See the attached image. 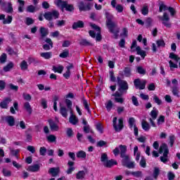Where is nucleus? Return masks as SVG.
<instances>
[{"label":"nucleus","instance_id":"20","mask_svg":"<svg viewBox=\"0 0 180 180\" xmlns=\"http://www.w3.org/2000/svg\"><path fill=\"white\" fill-rule=\"evenodd\" d=\"M23 108L29 115H32V112H33V109H32V105H30V103L29 102H25L23 105Z\"/></svg>","mask_w":180,"mask_h":180},{"label":"nucleus","instance_id":"34","mask_svg":"<svg viewBox=\"0 0 180 180\" xmlns=\"http://www.w3.org/2000/svg\"><path fill=\"white\" fill-rule=\"evenodd\" d=\"M20 67L22 71H26V70L29 68V65H27V62H26V60H22L20 64Z\"/></svg>","mask_w":180,"mask_h":180},{"label":"nucleus","instance_id":"19","mask_svg":"<svg viewBox=\"0 0 180 180\" xmlns=\"http://www.w3.org/2000/svg\"><path fill=\"white\" fill-rule=\"evenodd\" d=\"M27 170L29 171L30 172H39V171H40V165H34L29 166Z\"/></svg>","mask_w":180,"mask_h":180},{"label":"nucleus","instance_id":"41","mask_svg":"<svg viewBox=\"0 0 180 180\" xmlns=\"http://www.w3.org/2000/svg\"><path fill=\"white\" fill-rule=\"evenodd\" d=\"M84 176H85V172L84 171H79L76 174L77 179H84Z\"/></svg>","mask_w":180,"mask_h":180},{"label":"nucleus","instance_id":"26","mask_svg":"<svg viewBox=\"0 0 180 180\" xmlns=\"http://www.w3.org/2000/svg\"><path fill=\"white\" fill-rule=\"evenodd\" d=\"M68 109L64 106H60V113L63 116V117H67L68 116Z\"/></svg>","mask_w":180,"mask_h":180},{"label":"nucleus","instance_id":"62","mask_svg":"<svg viewBox=\"0 0 180 180\" xmlns=\"http://www.w3.org/2000/svg\"><path fill=\"white\" fill-rule=\"evenodd\" d=\"M112 96H115V98H121L122 96H123V91H116L112 95Z\"/></svg>","mask_w":180,"mask_h":180},{"label":"nucleus","instance_id":"56","mask_svg":"<svg viewBox=\"0 0 180 180\" xmlns=\"http://www.w3.org/2000/svg\"><path fill=\"white\" fill-rule=\"evenodd\" d=\"M169 64L171 71H174V68H178V65L176 63H174L172 60H169Z\"/></svg>","mask_w":180,"mask_h":180},{"label":"nucleus","instance_id":"43","mask_svg":"<svg viewBox=\"0 0 180 180\" xmlns=\"http://www.w3.org/2000/svg\"><path fill=\"white\" fill-rule=\"evenodd\" d=\"M142 15L146 16V15H148V6L144 5L142 9L141 10Z\"/></svg>","mask_w":180,"mask_h":180},{"label":"nucleus","instance_id":"46","mask_svg":"<svg viewBox=\"0 0 180 180\" xmlns=\"http://www.w3.org/2000/svg\"><path fill=\"white\" fill-rule=\"evenodd\" d=\"M27 12H30V13H33L36 12V7L33 5H30L27 7Z\"/></svg>","mask_w":180,"mask_h":180},{"label":"nucleus","instance_id":"38","mask_svg":"<svg viewBox=\"0 0 180 180\" xmlns=\"http://www.w3.org/2000/svg\"><path fill=\"white\" fill-rule=\"evenodd\" d=\"M82 103L84 106V108L86 109L88 113L91 114V110L89 109V104L88 103V101H86L85 98H83Z\"/></svg>","mask_w":180,"mask_h":180},{"label":"nucleus","instance_id":"28","mask_svg":"<svg viewBox=\"0 0 180 180\" xmlns=\"http://www.w3.org/2000/svg\"><path fill=\"white\" fill-rule=\"evenodd\" d=\"M52 70L55 72H58L59 74H62L63 71H64V66H63V65H58V67L53 66Z\"/></svg>","mask_w":180,"mask_h":180},{"label":"nucleus","instance_id":"45","mask_svg":"<svg viewBox=\"0 0 180 180\" xmlns=\"http://www.w3.org/2000/svg\"><path fill=\"white\" fill-rule=\"evenodd\" d=\"M8 58V56H6V53H2L0 56V63L1 64H5L6 63V59Z\"/></svg>","mask_w":180,"mask_h":180},{"label":"nucleus","instance_id":"11","mask_svg":"<svg viewBox=\"0 0 180 180\" xmlns=\"http://www.w3.org/2000/svg\"><path fill=\"white\" fill-rule=\"evenodd\" d=\"M134 84L136 89H146V84H147V82L146 80H143V82L141 83L140 79H136L134 81Z\"/></svg>","mask_w":180,"mask_h":180},{"label":"nucleus","instance_id":"7","mask_svg":"<svg viewBox=\"0 0 180 180\" xmlns=\"http://www.w3.org/2000/svg\"><path fill=\"white\" fill-rule=\"evenodd\" d=\"M117 84L120 86V88L118 89V91L120 92H121V91L124 92V91H127V89H129V84H127V82H126L125 80H122L120 77H117Z\"/></svg>","mask_w":180,"mask_h":180},{"label":"nucleus","instance_id":"39","mask_svg":"<svg viewBox=\"0 0 180 180\" xmlns=\"http://www.w3.org/2000/svg\"><path fill=\"white\" fill-rule=\"evenodd\" d=\"M77 158H85L86 153L84 150H79L76 153Z\"/></svg>","mask_w":180,"mask_h":180},{"label":"nucleus","instance_id":"63","mask_svg":"<svg viewBox=\"0 0 180 180\" xmlns=\"http://www.w3.org/2000/svg\"><path fill=\"white\" fill-rule=\"evenodd\" d=\"M167 178L169 180H174L175 179V174L172 172H169L167 173Z\"/></svg>","mask_w":180,"mask_h":180},{"label":"nucleus","instance_id":"44","mask_svg":"<svg viewBox=\"0 0 180 180\" xmlns=\"http://www.w3.org/2000/svg\"><path fill=\"white\" fill-rule=\"evenodd\" d=\"M68 56H70V51L66 49L59 55V57H60L61 58H67Z\"/></svg>","mask_w":180,"mask_h":180},{"label":"nucleus","instance_id":"15","mask_svg":"<svg viewBox=\"0 0 180 180\" xmlns=\"http://www.w3.org/2000/svg\"><path fill=\"white\" fill-rule=\"evenodd\" d=\"M49 174L51 175V176L56 177L60 174V167H51L49 170Z\"/></svg>","mask_w":180,"mask_h":180},{"label":"nucleus","instance_id":"23","mask_svg":"<svg viewBox=\"0 0 180 180\" xmlns=\"http://www.w3.org/2000/svg\"><path fill=\"white\" fill-rule=\"evenodd\" d=\"M82 27H84V22L81 20L74 22L72 25V29H74L75 30L78 28H82Z\"/></svg>","mask_w":180,"mask_h":180},{"label":"nucleus","instance_id":"57","mask_svg":"<svg viewBox=\"0 0 180 180\" xmlns=\"http://www.w3.org/2000/svg\"><path fill=\"white\" fill-rule=\"evenodd\" d=\"M8 88L9 89H11V91H15V92H18V89H19V86H15L13 84H9Z\"/></svg>","mask_w":180,"mask_h":180},{"label":"nucleus","instance_id":"59","mask_svg":"<svg viewBox=\"0 0 180 180\" xmlns=\"http://www.w3.org/2000/svg\"><path fill=\"white\" fill-rule=\"evenodd\" d=\"M22 98H24L25 101H32V96H30V94H29L23 93Z\"/></svg>","mask_w":180,"mask_h":180},{"label":"nucleus","instance_id":"60","mask_svg":"<svg viewBox=\"0 0 180 180\" xmlns=\"http://www.w3.org/2000/svg\"><path fill=\"white\" fill-rule=\"evenodd\" d=\"M46 153H47V148H46V147L43 146L41 147L39 149V154L40 155H46Z\"/></svg>","mask_w":180,"mask_h":180},{"label":"nucleus","instance_id":"53","mask_svg":"<svg viewBox=\"0 0 180 180\" xmlns=\"http://www.w3.org/2000/svg\"><path fill=\"white\" fill-rule=\"evenodd\" d=\"M47 140L49 143H54L57 140V138L54 135H49L47 136Z\"/></svg>","mask_w":180,"mask_h":180},{"label":"nucleus","instance_id":"49","mask_svg":"<svg viewBox=\"0 0 180 180\" xmlns=\"http://www.w3.org/2000/svg\"><path fill=\"white\" fill-rule=\"evenodd\" d=\"M165 122V116L160 115L159 118L158 119V124L160 126V124H162V123Z\"/></svg>","mask_w":180,"mask_h":180},{"label":"nucleus","instance_id":"22","mask_svg":"<svg viewBox=\"0 0 180 180\" xmlns=\"http://www.w3.org/2000/svg\"><path fill=\"white\" fill-rule=\"evenodd\" d=\"M63 9H65V11H68V12H72V11H74V5L69 4L68 1H66V4L65 3L63 4Z\"/></svg>","mask_w":180,"mask_h":180},{"label":"nucleus","instance_id":"51","mask_svg":"<svg viewBox=\"0 0 180 180\" xmlns=\"http://www.w3.org/2000/svg\"><path fill=\"white\" fill-rule=\"evenodd\" d=\"M33 23H34V20H33L31 18H25V24L27 26H30V25H33Z\"/></svg>","mask_w":180,"mask_h":180},{"label":"nucleus","instance_id":"17","mask_svg":"<svg viewBox=\"0 0 180 180\" xmlns=\"http://www.w3.org/2000/svg\"><path fill=\"white\" fill-rule=\"evenodd\" d=\"M39 32L41 34L40 40H43L46 36L49 34V30L44 27H41L39 29Z\"/></svg>","mask_w":180,"mask_h":180},{"label":"nucleus","instance_id":"61","mask_svg":"<svg viewBox=\"0 0 180 180\" xmlns=\"http://www.w3.org/2000/svg\"><path fill=\"white\" fill-rule=\"evenodd\" d=\"M2 172L4 176H11L12 175V172L6 169H3Z\"/></svg>","mask_w":180,"mask_h":180},{"label":"nucleus","instance_id":"6","mask_svg":"<svg viewBox=\"0 0 180 180\" xmlns=\"http://www.w3.org/2000/svg\"><path fill=\"white\" fill-rule=\"evenodd\" d=\"M117 122V117H115L112 120V124L115 131H120L123 129V118L118 120V125L116 124Z\"/></svg>","mask_w":180,"mask_h":180},{"label":"nucleus","instance_id":"2","mask_svg":"<svg viewBox=\"0 0 180 180\" xmlns=\"http://www.w3.org/2000/svg\"><path fill=\"white\" fill-rule=\"evenodd\" d=\"M112 153L115 157H117L120 154L121 158H130V155H127V146L124 145H120L119 147L115 148L112 150Z\"/></svg>","mask_w":180,"mask_h":180},{"label":"nucleus","instance_id":"5","mask_svg":"<svg viewBox=\"0 0 180 180\" xmlns=\"http://www.w3.org/2000/svg\"><path fill=\"white\" fill-rule=\"evenodd\" d=\"M159 153L163 154V156H160V158H168V154H169V149L167 143H162L159 147Z\"/></svg>","mask_w":180,"mask_h":180},{"label":"nucleus","instance_id":"10","mask_svg":"<svg viewBox=\"0 0 180 180\" xmlns=\"http://www.w3.org/2000/svg\"><path fill=\"white\" fill-rule=\"evenodd\" d=\"M122 164L123 167H126L127 168L129 169H133L136 167L134 162H131L129 158L122 159Z\"/></svg>","mask_w":180,"mask_h":180},{"label":"nucleus","instance_id":"24","mask_svg":"<svg viewBox=\"0 0 180 180\" xmlns=\"http://www.w3.org/2000/svg\"><path fill=\"white\" fill-rule=\"evenodd\" d=\"M75 165V162L69 161L68 162V165L70 167V168L67 170V174H70L72 173V171L75 169V167H73Z\"/></svg>","mask_w":180,"mask_h":180},{"label":"nucleus","instance_id":"31","mask_svg":"<svg viewBox=\"0 0 180 180\" xmlns=\"http://www.w3.org/2000/svg\"><path fill=\"white\" fill-rule=\"evenodd\" d=\"M65 104L68 110H70V113H72V101H71L70 99H66Z\"/></svg>","mask_w":180,"mask_h":180},{"label":"nucleus","instance_id":"64","mask_svg":"<svg viewBox=\"0 0 180 180\" xmlns=\"http://www.w3.org/2000/svg\"><path fill=\"white\" fill-rule=\"evenodd\" d=\"M115 9L117 11L119 12V13H122V12H123V6H122L121 4H117L115 7Z\"/></svg>","mask_w":180,"mask_h":180},{"label":"nucleus","instance_id":"32","mask_svg":"<svg viewBox=\"0 0 180 180\" xmlns=\"http://www.w3.org/2000/svg\"><path fill=\"white\" fill-rule=\"evenodd\" d=\"M169 7L165 5L162 1L159 3V12H162V11H167Z\"/></svg>","mask_w":180,"mask_h":180},{"label":"nucleus","instance_id":"9","mask_svg":"<svg viewBox=\"0 0 180 180\" xmlns=\"http://www.w3.org/2000/svg\"><path fill=\"white\" fill-rule=\"evenodd\" d=\"M150 115L151 116V117L149 118V121L151 126H153V127H157V125L155 124V122H154V120H155V119H157L158 116V111L157 110V109H155V108H153V110L150 112Z\"/></svg>","mask_w":180,"mask_h":180},{"label":"nucleus","instance_id":"13","mask_svg":"<svg viewBox=\"0 0 180 180\" xmlns=\"http://www.w3.org/2000/svg\"><path fill=\"white\" fill-rule=\"evenodd\" d=\"M79 9L81 12L82 11H91V8L92 7V4L91 3H88L86 6L84 4V1H79Z\"/></svg>","mask_w":180,"mask_h":180},{"label":"nucleus","instance_id":"58","mask_svg":"<svg viewBox=\"0 0 180 180\" xmlns=\"http://www.w3.org/2000/svg\"><path fill=\"white\" fill-rule=\"evenodd\" d=\"M12 19H13L12 16L8 15L7 19L6 20L4 19V20L3 21L4 25H8L9 23H12Z\"/></svg>","mask_w":180,"mask_h":180},{"label":"nucleus","instance_id":"35","mask_svg":"<svg viewBox=\"0 0 180 180\" xmlns=\"http://www.w3.org/2000/svg\"><path fill=\"white\" fill-rule=\"evenodd\" d=\"M13 63L10 62L7 65L4 67L3 70L5 72H8V71H11L13 68Z\"/></svg>","mask_w":180,"mask_h":180},{"label":"nucleus","instance_id":"52","mask_svg":"<svg viewBox=\"0 0 180 180\" xmlns=\"http://www.w3.org/2000/svg\"><path fill=\"white\" fill-rule=\"evenodd\" d=\"M156 44H158V47H165V41H164V39L156 41Z\"/></svg>","mask_w":180,"mask_h":180},{"label":"nucleus","instance_id":"29","mask_svg":"<svg viewBox=\"0 0 180 180\" xmlns=\"http://www.w3.org/2000/svg\"><path fill=\"white\" fill-rule=\"evenodd\" d=\"M136 72H138V74H140L141 75H146V74L147 73V70H146V69H144L143 66H138L136 68Z\"/></svg>","mask_w":180,"mask_h":180},{"label":"nucleus","instance_id":"4","mask_svg":"<svg viewBox=\"0 0 180 180\" xmlns=\"http://www.w3.org/2000/svg\"><path fill=\"white\" fill-rule=\"evenodd\" d=\"M159 20L162 21V25L165 26L166 27H171L172 24L169 22V15H168V13H164L162 16L158 15V16Z\"/></svg>","mask_w":180,"mask_h":180},{"label":"nucleus","instance_id":"16","mask_svg":"<svg viewBox=\"0 0 180 180\" xmlns=\"http://www.w3.org/2000/svg\"><path fill=\"white\" fill-rule=\"evenodd\" d=\"M49 123L50 126V129L52 131H58V129H60L58 127V125L54 122L53 120H49Z\"/></svg>","mask_w":180,"mask_h":180},{"label":"nucleus","instance_id":"8","mask_svg":"<svg viewBox=\"0 0 180 180\" xmlns=\"http://www.w3.org/2000/svg\"><path fill=\"white\" fill-rule=\"evenodd\" d=\"M101 162L106 168H112V165H117V162L113 159L101 158Z\"/></svg>","mask_w":180,"mask_h":180},{"label":"nucleus","instance_id":"37","mask_svg":"<svg viewBox=\"0 0 180 180\" xmlns=\"http://www.w3.org/2000/svg\"><path fill=\"white\" fill-rule=\"evenodd\" d=\"M105 108H106L108 112H110V110H112V108H113V102H112V101L109 100L105 103Z\"/></svg>","mask_w":180,"mask_h":180},{"label":"nucleus","instance_id":"12","mask_svg":"<svg viewBox=\"0 0 180 180\" xmlns=\"http://www.w3.org/2000/svg\"><path fill=\"white\" fill-rule=\"evenodd\" d=\"M91 27L96 30V41H101L102 40V35L101 34V27L96 24H91Z\"/></svg>","mask_w":180,"mask_h":180},{"label":"nucleus","instance_id":"48","mask_svg":"<svg viewBox=\"0 0 180 180\" xmlns=\"http://www.w3.org/2000/svg\"><path fill=\"white\" fill-rule=\"evenodd\" d=\"M124 74L125 77H130L131 75V70L130 68H125L124 69Z\"/></svg>","mask_w":180,"mask_h":180},{"label":"nucleus","instance_id":"21","mask_svg":"<svg viewBox=\"0 0 180 180\" xmlns=\"http://www.w3.org/2000/svg\"><path fill=\"white\" fill-rule=\"evenodd\" d=\"M40 56L42 58H44L45 60H50L51 57H53V53L52 52H42L40 53Z\"/></svg>","mask_w":180,"mask_h":180},{"label":"nucleus","instance_id":"36","mask_svg":"<svg viewBox=\"0 0 180 180\" xmlns=\"http://www.w3.org/2000/svg\"><path fill=\"white\" fill-rule=\"evenodd\" d=\"M79 44L81 46H94V44H92V43L89 42V41H88L85 39H81L79 41Z\"/></svg>","mask_w":180,"mask_h":180},{"label":"nucleus","instance_id":"33","mask_svg":"<svg viewBox=\"0 0 180 180\" xmlns=\"http://www.w3.org/2000/svg\"><path fill=\"white\" fill-rule=\"evenodd\" d=\"M169 58H171L172 60H174L175 63H179L180 58L178 56V55L174 53H170Z\"/></svg>","mask_w":180,"mask_h":180},{"label":"nucleus","instance_id":"47","mask_svg":"<svg viewBox=\"0 0 180 180\" xmlns=\"http://www.w3.org/2000/svg\"><path fill=\"white\" fill-rule=\"evenodd\" d=\"M172 94L173 95H174V96H177L178 98H179V90L178 89V86H174L172 88Z\"/></svg>","mask_w":180,"mask_h":180},{"label":"nucleus","instance_id":"50","mask_svg":"<svg viewBox=\"0 0 180 180\" xmlns=\"http://www.w3.org/2000/svg\"><path fill=\"white\" fill-rule=\"evenodd\" d=\"M134 155L136 157V158H140V152H139L138 146H135L134 148Z\"/></svg>","mask_w":180,"mask_h":180},{"label":"nucleus","instance_id":"14","mask_svg":"<svg viewBox=\"0 0 180 180\" xmlns=\"http://www.w3.org/2000/svg\"><path fill=\"white\" fill-rule=\"evenodd\" d=\"M10 102H12V99L11 97H7L4 98V101L0 103V107L1 109H8V105H9Z\"/></svg>","mask_w":180,"mask_h":180},{"label":"nucleus","instance_id":"27","mask_svg":"<svg viewBox=\"0 0 180 180\" xmlns=\"http://www.w3.org/2000/svg\"><path fill=\"white\" fill-rule=\"evenodd\" d=\"M141 126H142V129H143L145 131H148V130H150V129L151 128L150 127V124H148V122H147V121L146 120L142 121Z\"/></svg>","mask_w":180,"mask_h":180},{"label":"nucleus","instance_id":"42","mask_svg":"<svg viewBox=\"0 0 180 180\" xmlns=\"http://www.w3.org/2000/svg\"><path fill=\"white\" fill-rule=\"evenodd\" d=\"M67 1H64L63 0H56L55 4L57 6H61L62 8H64V4H66Z\"/></svg>","mask_w":180,"mask_h":180},{"label":"nucleus","instance_id":"54","mask_svg":"<svg viewBox=\"0 0 180 180\" xmlns=\"http://www.w3.org/2000/svg\"><path fill=\"white\" fill-rule=\"evenodd\" d=\"M10 152H11V155H13V157H15L18 158V154H19V150H13L12 148H10Z\"/></svg>","mask_w":180,"mask_h":180},{"label":"nucleus","instance_id":"40","mask_svg":"<svg viewBox=\"0 0 180 180\" xmlns=\"http://www.w3.org/2000/svg\"><path fill=\"white\" fill-rule=\"evenodd\" d=\"M131 175L135 176V178H141L143 176V172L141 171L131 172Z\"/></svg>","mask_w":180,"mask_h":180},{"label":"nucleus","instance_id":"3","mask_svg":"<svg viewBox=\"0 0 180 180\" xmlns=\"http://www.w3.org/2000/svg\"><path fill=\"white\" fill-rule=\"evenodd\" d=\"M44 18L50 22L52 19H58L60 18V13L56 10L48 11L44 14Z\"/></svg>","mask_w":180,"mask_h":180},{"label":"nucleus","instance_id":"25","mask_svg":"<svg viewBox=\"0 0 180 180\" xmlns=\"http://www.w3.org/2000/svg\"><path fill=\"white\" fill-rule=\"evenodd\" d=\"M71 115L69 118V122L70 123H71L72 124H77V123H78V118H77V116L74 115V114H72V113H70Z\"/></svg>","mask_w":180,"mask_h":180},{"label":"nucleus","instance_id":"18","mask_svg":"<svg viewBox=\"0 0 180 180\" xmlns=\"http://www.w3.org/2000/svg\"><path fill=\"white\" fill-rule=\"evenodd\" d=\"M6 122L11 127L15 126V117L12 115L6 116Z\"/></svg>","mask_w":180,"mask_h":180},{"label":"nucleus","instance_id":"1","mask_svg":"<svg viewBox=\"0 0 180 180\" xmlns=\"http://www.w3.org/2000/svg\"><path fill=\"white\" fill-rule=\"evenodd\" d=\"M105 18L107 19L105 23L108 29H109L110 33H112L115 37L117 39L119 37V32H120V28L117 27V25L113 22V15L110 13L105 12Z\"/></svg>","mask_w":180,"mask_h":180},{"label":"nucleus","instance_id":"30","mask_svg":"<svg viewBox=\"0 0 180 180\" xmlns=\"http://www.w3.org/2000/svg\"><path fill=\"white\" fill-rule=\"evenodd\" d=\"M136 53L139 56H141L142 58H145L146 56L145 51L141 50V48H140V46L136 47Z\"/></svg>","mask_w":180,"mask_h":180},{"label":"nucleus","instance_id":"55","mask_svg":"<svg viewBox=\"0 0 180 180\" xmlns=\"http://www.w3.org/2000/svg\"><path fill=\"white\" fill-rule=\"evenodd\" d=\"M159 175H160V169L158 167H155L154 172H153V177L155 178V179H157Z\"/></svg>","mask_w":180,"mask_h":180}]
</instances>
